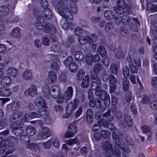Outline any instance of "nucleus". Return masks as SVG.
<instances>
[{"instance_id":"8fccbe9b","label":"nucleus","mask_w":157,"mask_h":157,"mask_svg":"<svg viewBox=\"0 0 157 157\" xmlns=\"http://www.w3.org/2000/svg\"><path fill=\"white\" fill-rule=\"evenodd\" d=\"M68 68L69 70L71 72L75 73L77 71V67L74 63H72L69 66Z\"/></svg>"},{"instance_id":"a878e982","label":"nucleus","mask_w":157,"mask_h":157,"mask_svg":"<svg viewBox=\"0 0 157 157\" xmlns=\"http://www.w3.org/2000/svg\"><path fill=\"white\" fill-rule=\"evenodd\" d=\"M25 131L28 135L29 136H33L36 132L35 128L31 126H27L25 129Z\"/></svg>"},{"instance_id":"f8f14e48","label":"nucleus","mask_w":157,"mask_h":157,"mask_svg":"<svg viewBox=\"0 0 157 157\" xmlns=\"http://www.w3.org/2000/svg\"><path fill=\"white\" fill-rule=\"evenodd\" d=\"M17 142V140L16 137L13 136H10L5 139L2 142V144H4L9 148L10 147H13L14 144Z\"/></svg>"},{"instance_id":"5fc2aeb1","label":"nucleus","mask_w":157,"mask_h":157,"mask_svg":"<svg viewBox=\"0 0 157 157\" xmlns=\"http://www.w3.org/2000/svg\"><path fill=\"white\" fill-rule=\"evenodd\" d=\"M26 148L31 150H35L38 148V145L35 144H30L26 146Z\"/></svg>"},{"instance_id":"a211bd4d","label":"nucleus","mask_w":157,"mask_h":157,"mask_svg":"<svg viewBox=\"0 0 157 157\" xmlns=\"http://www.w3.org/2000/svg\"><path fill=\"white\" fill-rule=\"evenodd\" d=\"M34 102L37 106H41L43 107L46 106L44 100L40 96L38 97L35 99Z\"/></svg>"},{"instance_id":"e2e57ef3","label":"nucleus","mask_w":157,"mask_h":157,"mask_svg":"<svg viewBox=\"0 0 157 157\" xmlns=\"http://www.w3.org/2000/svg\"><path fill=\"white\" fill-rule=\"evenodd\" d=\"M52 144L51 141L49 140L46 142L42 143V145L45 149H48L50 148Z\"/></svg>"},{"instance_id":"423d86ee","label":"nucleus","mask_w":157,"mask_h":157,"mask_svg":"<svg viewBox=\"0 0 157 157\" xmlns=\"http://www.w3.org/2000/svg\"><path fill=\"white\" fill-rule=\"evenodd\" d=\"M78 100L75 98L73 102H70L67 105L64 115L66 118L69 117L73 111L76 109L78 106Z\"/></svg>"},{"instance_id":"58836bf2","label":"nucleus","mask_w":157,"mask_h":157,"mask_svg":"<svg viewBox=\"0 0 157 157\" xmlns=\"http://www.w3.org/2000/svg\"><path fill=\"white\" fill-rule=\"evenodd\" d=\"M84 57L83 54L80 51H77L75 53V58L78 61L82 60L84 58Z\"/></svg>"},{"instance_id":"bb28decb","label":"nucleus","mask_w":157,"mask_h":157,"mask_svg":"<svg viewBox=\"0 0 157 157\" xmlns=\"http://www.w3.org/2000/svg\"><path fill=\"white\" fill-rule=\"evenodd\" d=\"M43 14L46 19H49L52 18V13L51 10L49 8L44 9Z\"/></svg>"},{"instance_id":"a18cd8bd","label":"nucleus","mask_w":157,"mask_h":157,"mask_svg":"<svg viewBox=\"0 0 157 157\" xmlns=\"http://www.w3.org/2000/svg\"><path fill=\"white\" fill-rule=\"evenodd\" d=\"M64 19H65L66 21L64 22H61L60 23V25L62 28L64 30H67L69 27L70 26V22H69L67 21V20H68V19H65L62 17ZM68 20H69L68 19Z\"/></svg>"},{"instance_id":"774afa93","label":"nucleus","mask_w":157,"mask_h":157,"mask_svg":"<svg viewBox=\"0 0 157 157\" xmlns=\"http://www.w3.org/2000/svg\"><path fill=\"white\" fill-rule=\"evenodd\" d=\"M151 108L155 110H157V100L153 101L150 104Z\"/></svg>"},{"instance_id":"79ce46f5","label":"nucleus","mask_w":157,"mask_h":157,"mask_svg":"<svg viewBox=\"0 0 157 157\" xmlns=\"http://www.w3.org/2000/svg\"><path fill=\"white\" fill-rule=\"evenodd\" d=\"M111 110L109 109L107 111V112L105 113L103 115V117H105L108 120L112 121H113V117L110 115V113Z\"/></svg>"},{"instance_id":"f704fd0d","label":"nucleus","mask_w":157,"mask_h":157,"mask_svg":"<svg viewBox=\"0 0 157 157\" xmlns=\"http://www.w3.org/2000/svg\"><path fill=\"white\" fill-rule=\"evenodd\" d=\"M8 74L10 76L15 77L18 75L17 69L13 68H10L7 71Z\"/></svg>"},{"instance_id":"338daca9","label":"nucleus","mask_w":157,"mask_h":157,"mask_svg":"<svg viewBox=\"0 0 157 157\" xmlns=\"http://www.w3.org/2000/svg\"><path fill=\"white\" fill-rule=\"evenodd\" d=\"M107 127L111 132H114L116 130L113 123L108 122L106 128Z\"/></svg>"},{"instance_id":"1a4fd4ad","label":"nucleus","mask_w":157,"mask_h":157,"mask_svg":"<svg viewBox=\"0 0 157 157\" xmlns=\"http://www.w3.org/2000/svg\"><path fill=\"white\" fill-rule=\"evenodd\" d=\"M68 131L64 134L65 136L67 138L72 137L77 131L76 125L75 123L70 124L68 128Z\"/></svg>"},{"instance_id":"864d4df0","label":"nucleus","mask_w":157,"mask_h":157,"mask_svg":"<svg viewBox=\"0 0 157 157\" xmlns=\"http://www.w3.org/2000/svg\"><path fill=\"white\" fill-rule=\"evenodd\" d=\"M113 24L112 22H109L105 24V29L106 32L109 31L113 27Z\"/></svg>"},{"instance_id":"4be33fe9","label":"nucleus","mask_w":157,"mask_h":157,"mask_svg":"<svg viewBox=\"0 0 157 157\" xmlns=\"http://www.w3.org/2000/svg\"><path fill=\"white\" fill-rule=\"evenodd\" d=\"M24 79L28 81L31 80L33 78L32 74L30 70H26L25 71L23 74Z\"/></svg>"},{"instance_id":"052dcab7","label":"nucleus","mask_w":157,"mask_h":157,"mask_svg":"<svg viewBox=\"0 0 157 157\" xmlns=\"http://www.w3.org/2000/svg\"><path fill=\"white\" fill-rule=\"evenodd\" d=\"M117 82V79L114 75L113 74H110L109 76V84H116Z\"/></svg>"},{"instance_id":"4c0bfd02","label":"nucleus","mask_w":157,"mask_h":157,"mask_svg":"<svg viewBox=\"0 0 157 157\" xmlns=\"http://www.w3.org/2000/svg\"><path fill=\"white\" fill-rule=\"evenodd\" d=\"M124 120L127 125L129 127H131L132 125V119L130 116L128 115L124 116Z\"/></svg>"},{"instance_id":"6e6d98bb","label":"nucleus","mask_w":157,"mask_h":157,"mask_svg":"<svg viewBox=\"0 0 157 157\" xmlns=\"http://www.w3.org/2000/svg\"><path fill=\"white\" fill-rule=\"evenodd\" d=\"M86 39V36L85 37L80 36L78 38V41L80 44L83 45H85L87 43Z\"/></svg>"},{"instance_id":"412c9836","label":"nucleus","mask_w":157,"mask_h":157,"mask_svg":"<svg viewBox=\"0 0 157 157\" xmlns=\"http://www.w3.org/2000/svg\"><path fill=\"white\" fill-rule=\"evenodd\" d=\"M11 82V79L9 76H5L1 80V84L2 86H10Z\"/></svg>"},{"instance_id":"c85d7f7f","label":"nucleus","mask_w":157,"mask_h":157,"mask_svg":"<svg viewBox=\"0 0 157 157\" xmlns=\"http://www.w3.org/2000/svg\"><path fill=\"white\" fill-rule=\"evenodd\" d=\"M89 76L86 75L83 78L82 82V87L83 88H87L89 84Z\"/></svg>"},{"instance_id":"69168bd1","label":"nucleus","mask_w":157,"mask_h":157,"mask_svg":"<svg viewBox=\"0 0 157 157\" xmlns=\"http://www.w3.org/2000/svg\"><path fill=\"white\" fill-rule=\"evenodd\" d=\"M123 90L125 91L128 90V88L129 82L126 79H124L122 81Z\"/></svg>"},{"instance_id":"ddd939ff","label":"nucleus","mask_w":157,"mask_h":157,"mask_svg":"<svg viewBox=\"0 0 157 157\" xmlns=\"http://www.w3.org/2000/svg\"><path fill=\"white\" fill-rule=\"evenodd\" d=\"M22 115V113L20 111H17L15 112L10 117V121L12 123L11 124H13L14 123H21L19 121V118Z\"/></svg>"},{"instance_id":"49530a36","label":"nucleus","mask_w":157,"mask_h":157,"mask_svg":"<svg viewBox=\"0 0 157 157\" xmlns=\"http://www.w3.org/2000/svg\"><path fill=\"white\" fill-rule=\"evenodd\" d=\"M20 107V104L18 101L13 102L11 105V108L12 109L16 112L18 111V110Z\"/></svg>"},{"instance_id":"37998d69","label":"nucleus","mask_w":157,"mask_h":157,"mask_svg":"<svg viewBox=\"0 0 157 157\" xmlns=\"http://www.w3.org/2000/svg\"><path fill=\"white\" fill-rule=\"evenodd\" d=\"M97 51L101 56H104L106 54L105 49L103 46H99L97 48Z\"/></svg>"},{"instance_id":"7c9ffc66","label":"nucleus","mask_w":157,"mask_h":157,"mask_svg":"<svg viewBox=\"0 0 157 157\" xmlns=\"http://www.w3.org/2000/svg\"><path fill=\"white\" fill-rule=\"evenodd\" d=\"M75 36H69L65 46L69 48L71 46V44L74 43L75 42Z\"/></svg>"},{"instance_id":"4d7b16f0","label":"nucleus","mask_w":157,"mask_h":157,"mask_svg":"<svg viewBox=\"0 0 157 157\" xmlns=\"http://www.w3.org/2000/svg\"><path fill=\"white\" fill-rule=\"evenodd\" d=\"M109 121L105 120L104 118L101 119L99 121H98V123L101 126H104L105 128H106V126Z\"/></svg>"},{"instance_id":"393cba45","label":"nucleus","mask_w":157,"mask_h":157,"mask_svg":"<svg viewBox=\"0 0 157 157\" xmlns=\"http://www.w3.org/2000/svg\"><path fill=\"white\" fill-rule=\"evenodd\" d=\"M125 55L126 53L124 50L121 48H119L115 55L117 58L120 59L124 58Z\"/></svg>"},{"instance_id":"aec40b11","label":"nucleus","mask_w":157,"mask_h":157,"mask_svg":"<svg viewBox=\"0 0 157 157\" xmlns=\"http://www.w3.org/2000/svg\"><path fill=\"white\" fill-rule=\"evenodd\" d=\"M11 35L13 37L19 39L21 36V33L19 28L16 27L13 29L11 32Z\"/></svg>"},{"instance_id":"39448f33","label":"nucleus","mask_w":157,"mask_h":157,"mask_svg":"<svg viewBox=\"0 0 157 157\" xmlns=\"http://www.w3.org/2000/svg\"><path fill=\"white\" fill-rule=\"evenodd\" d=\"M112 138L114 140V142L115 143L116 147L119 148L121 150H123L127 153H129L130 150L128 148L127 146L125 145L124 142L122 140H120L119 136L117 133L113 132L112 135Z\"/></svg>"},{"instance_id":"dca6fc26","label":"nucleus","mask_w":157,"mask_h":157,"mask_svg":"<svg viewBox=\"0 0 157 157\" xmlns=\"http://www.w3.org/2000/svg\"><path fill=\"white\" fill-rule=\"evenodd\" d=\"M44 29V32L47 33H54L56 32V29L55 26L48 22L46 23Z\"/></svg>"},{"instance_id":"c756f323","label":"nucleus","mask_w":157,"mask_h":157,"mask_svg":"<svg viewBox=\"0 0 157 157\" xmlns=\"http://www.w3.org/2000/svg\"><path fill=\"white\" fill-rule=\"evenodd\" d=\"M48 80L52 82H53L56 79V72L53 71H50L48 73Z\"/></svg>"},{"instance_id":"a19ab883","label":"nucleus","mask_w":157,"mask_h":157,"mask_svg":"<svg viewBox=\"0 0 157 157\" xmlns=\"http://www.w3.org/2000/svg\"><path fill=\"white\" fill-rule=\"evenodd\" d=\"M103 68L104 67H103L101 64L100 63H97L94 66L93 71L99 73V72L100 71H102Z\"/></svg>"},{"instance_id":"09e8293b","label":"nucleus","mask_w":157,"mask_h":157,"mask_svg":"<svg viewBox=\"0 0 157 157\" xmlns=\"http://www.w3.org/2000/svg\"><path fill=\"white\" fill-rule=\"evenodd\" d=\"M122 72L125 78H128L129 77L130 71L129 68L127 66H126L123 68Z\"/></svg>"},{"instance_id":"0eeeda50","label":"nucleus","mask_w":157,"mask_h":157,"mask_svg":"<svg viewBox=\"0 0 157 157\" xmlns=\"http://www.w3.org/2000/svg\"><path fill=\"white\" fill-rule=\"evenodd\" d=\"M60 92L59 88L57 86H53L50 88L49 92H47L44 94V95L47 98H49L50 95L53 98H56L58 97Z\"/></svg>"},{"instance_id":"20e7f679","label":"nucleus","mask_w":157,"mask_h":157,"mask_svg":"<svg viewBox=\"0 0 157 157\" xmlns=\"http://www.w3.org/2000/svg\"><path fill=\"white\" fill-rule=\"evenodd\" d=\"M102 147L104 150L108 155H112L115 157H119L121 156V152L120 149L114 146V148L113 151L112 145L108 141L103 143Z\"/></svg>"},{"instance_id":"f257e3e1","label":"nucleus","mask_w":157,"mask_h":157,"mask_svg":"<svg viewBox=\"0 0 157 157\" xmlns=\"http://www.w3.org/2000/svg\"><path fill=\"white\" fill-rule=\"evenodd\" d=\"M91 86L93 90H95L96 95L99 97L102 101H104V104L106 107H108L110 105V97L109 94H107V92L101 89V86L97 85L95 81L91 82Z\"/></svg>"},{"instance_id":"de8ad7c7","label":"nucleus","mask_w":157,"mask_h":157,"mask_svg":"<svg viewBox=\"0 0 157 157\" xmlns=\"http://www.w3.org/2000/svg\"><path fill=\"white\" fill-rule=\"evenodd\" d=\"M52 51L56 53H58L61 51V48L58 45L56 44L53 45L51 47Z\"/></svg>"},{"instance_id":"cd10ccee","label":"nucleus","mask_w":157,"mask_h":157,"mask_svg":"<svg viewBox=\"0 0 157 157\" xmlns=\"http://www.w3.org/2000/svg\"><path fill=\"white\" fill-rule=\"evenodd\" d=\"M104 16L105 18L108 20L114 18L115 16L113 12L110 10L105 11L104 13Z\"/></svg>"},{"instance_id":"3c124183","label":"nucleus","mask_w":157,"mask_h":157,"mask_svg":"<svg viewBox=\"0 0 157 157\" xmlns=\"http://www.w3.org/2000/svg\"><path fill=\"white\" fill-rule=\"evenodd\" d=\"M130 71L132 73H137L138 69L137 68L133 63H130L129 65Z\"/></svg>"},{"instance_id":"6e6552de","label":"nucleus","mask_w":157,"mask_h":157,"mask_svg":"<svg viewBox=\"0 0 157 157\" xmlns=\"http://www.w3.org/2000/svg\"><path fill=\"white\" fill-rule=\"evenodd\" d=\"M23 127L22 123H14L11 124L10 128L12 129V132L16 136H21L23 133V131L21 129Z\"/></svg>"},{"instance_id":"603ef678","label":"nucleus","mask_w":157,"mask_h":157,"mask_svg":"<svg viewBox=\"0 0 157 157\" xmlns=\"http://www.w3.org/2000/svg\"><path fill=\"white\" fill-rule=\"evenodd\" d=\"M72 56H69L64 61V63L65 66L68 67L72 63Z\"/></svg>"},{"instance_id":"2f4dec72","label":"nucleus","mask_w":157,"mask_h":157,"mask_svg":"<svg viewBox=\"0 0 157 157\" xmlns=\"http://www.w3.org/2000/svg\"><path fill=\"white\" fill-rule=\"evenodd\" d=\"M20 141L23 144H27L29 143L31 140V139L28 136V135H23L20 137Z\"/></svg>"},{"instance_id":"473e14b6","label":"nucleus","mask_w":157,"mask_h":157,"mask_svg":"<svg viewBox=\"0 0 157 157\" xmlns=\"http://www.w3.org/2000/svg\"><path fill=\"white\" fill-rule=\"evenodd\" d=\"M126 8L116 6L114 7V11L117 14H123L125 12Z\"/></svg>"},{"instance_id":"b1692460","label":"nucleus","mask_w":157,"mask_h":157,"mask_svg":"<svg viewBox=\"0 0 157 157\" xmlns=\"http://www.w3.org/2000/svg\"><path fill=\"white\" fill-rule=\"evenodd\" d=\"M65 142L67 144L71 146H72L75 144L77 145H79L80 144L79 140L76 138L69 139L66 141Z\"/></svg>"},{"instance_id":"c03bdc74","label":"nucleus","mask_w":157,"mask_h":157,"mask_svg":"<svg viewBox=\"0 0 157 157\" xmlns=\"http://www.w3.org/2000/svg\"><path fill=\"white\" fill-rule=\"evenodd\" d=\"M151 33L154 37H157V27L155 25L152 24L151 25Z\"/></svg>"},{"instance_id":"680f3d73","label":"nucleus","mask_w":157,"mask_h":157,"mask_svg":"<svg viewBox=\"0 0 157 157\" xmlns=\"http://www.w3.org/2000/svg\"><path fill=\"white\" fill-rule=\"evenodd\" d=\"M101 78L102 80L104 82H106L108 80L109 78V77L107 74L105 70L103 72L101 76Z\"/></svg>"},{"instance_id":"2eb2a0df","label":"nucleus","mask_w":157,"mask_h":157,"mask_svg":"<svg viewBox=\"0 0 157 157\" xmlns=\"http://www.w3.org/2000/svg\"><path fill=\"white\" fill-rule=\"evenodd\" d=\"M10 12V9L7 6H2L0 7V18H5Z\"/></svg>"},{"instance_id":"bf43d9fd","label":"nucleus","mask_w":157,"mask_h":157,"mask_svg":"<svg viewBox=\"0 0 157 157\" xmlns=\"http://www.w3.org/2000/svg\"><path fill=\"white\" fill-rule=\"evenodd\" d=\"M120 33L124 36H127L128 33L127 28L124 26H122L120 29Z\"/></svg>"},{"instance_id":"4468645a","label":"nucleus","mask_w":157,"mask_h":157,"mask_svg":"<svg viewBox=\"0 0 157 157\" xmlns=\"http://www.w3.org/2000/svg\"><path fill=\"white\" fill-rule=\"evenodd\" d=\"M73 89L72 87L69 86L64 93L65 102L67 103L71 98L73 95Z\"/></svg>"},{"instance_id":"c9c22d12","label":"nucleus","mask_w":157,"mask_h":157,"mask_svg":"<svg viewBox=\"0 0 157 157\" xmlns=\"http://www.w3.org/2000/svg\"><path fill=\"white\" fill-rule=\"evenodd\" d=\"M101 137L104 139H108L110 136V132L108 130L102 129L101 132Z\"/></svg>"},{"instance_id":"13d9d810","label":"nucleus","mask_w":157,"mask_h":157,"mask_svg":"<svg viewBox=\"0 0 157 157\" xmlns=\"http://www.w3.org/2000/svg\"><path fill=\"white\" fill-rule=\"evenodd\" d=\"M85 75V72L82 70L78 71L77 74L76 79L78 80H81Z\"/></svg>"},{"instance_id":"ea45409f","label":"nucleus","mask_w":157,"mask_h":157,"mask_svg":"<svg viewBox=\"0 0 157 157\" xmlns=\"http://www.w3.org/2000/svg\"><path fill=\"white\" fill-rule=\"evenodd\" d=\"M109 70L111 73L116 74L118 71L117 65L115 63L111 64Z\"/></svg>"},{"instance_id":"f03ea898","label":"nucleus","mask_w":157,"mask_h":157,"mask_svg":"<svg viewBox=\"0 0 157 157\" xmlns=\"http://www.w3.org/2000/svg\"><path fill=\"white\" fill-rule=\"evenodd\" d=\"M68 2L67 0H60L59 2L60 6L58 7L57 10L59 14L62 17L71 20L73 19V16L70 12Z\"/></svg>"},{"instance_id":"e433bc0d","label":"nucleus","mask_w":157,"mask_h":157,"mask_svg":"<svg viewBox=\"0 0 157 157\" xmlns=\"http://www.w3.org/2000/svg\"><path fill=\"white\" fill-rule=\"evenodd\" d=\"M46 107H43L41 109H39L38 111V112L39 114L41 113L42 114L41 115V117H42L44 118H46L48 117L47 110L46 109Z\"/></svg>"},{"instance_id":"f3484780","label":"nucleus","mask_w":157,"mask_h":157,"mask_svg":"<svg viewBox=\"0 0 157 157\" xmlns=\"http://www.w3.org/2000/svg\"><path fill=\"white\" fill-rule=\"evenodd\" d=\"M43 16H38L36 18L35 26L38 30H42L44 27V23L41 21H43Z\"/></svg>"},{"instance_id":"72a5a7b5","label":"nucleus","mask_w":157,"mask_h":157,"mask_svg":"<svg viewBox=\"0 0 157 157\" xmlns=\"http://www.w3.org/2000/svg\"><path fill=\"white\" fill-rule=\"evenodd\" d=\"M85 59L87 64L91 65L94 61V56L92 54H88L86 56Z\"/></svg>"},{"instance_id":"6ab92c4d","label":"nucleus","mask_w":157,"mask_h":157,"mask_svg":"<svg viewBox=\"0 0 157 157\" xmlns=\"http://www.w3.org/2000/svg\"><path fill=\"white\" fill-rule=\"evenodd\" d=\"M11 94V92L10 89L4 88H0V96H9Z\"/></svg>"},{"instance_id":"5701e85b","label":"nucleus","mask_w":157,"mask_h":157,"mask_svg":"<svg viewBox=\"0 0 157 157\" xmlns=\"http://www.w3.org/2000/svg\"><path fill=\"white\" fill-rule=\"evenodd\" d=\"M139 99L140 102L143 104H148L150 103L151 101L150 98L145 95L141 96Z\"/></svg>"},{"instance_id":"0e129e2a","label":"nucleus","mask_w":157,"mask_h":157,"mask_svg":"<svg viewBox=\"0 0 157 157\" xmlns=\"http://www.w3.org/2000/svg\"><path fill=\"white\" fill-rule=\"evenodd\" d=\"M117 6L126 8V5L124 0H117Z\"/></svg>"},{"instance_id":"9b49d317","label":"nucleus","mask_w":157,"mask_h":157,"mask_svg":"<svg viewBox=\"0 0 157 157\" xmlns=\"http://www.w3.org/2000/svg\"><path fill=\"white\" fill-rule=\"evenodd\" d=\"M24 94L26 95H30L32 97L36 96L37 95L36 87L34 85H32L31 87L25 89Z\"/></svg>"},{"instance_id":"9d476101","label":"nucleus","mask_w":157,"mask_h":157,"mask_svg":"<svg viewBox=\"0 0 157 157\" xmlns=\"http://www.w3.org/2000/svg\"><path fill=\"white\" fill-rule=\"evenodd\" d=\"M51 135L50 130L47 127H42L39 131V136L42 139H46L50 136Z\"/></svg>"},{"instance_id":"7ed1b4c3","label":"nucleus","mask_w":157,"mask_h":157,"mask_svg":"<svg viewBox=\"0 0 157 157\" xmlns=\"http://www.w3.org/2000/svg\"><path fill=\"white\" fill-rule=\"evenodd\" d=\"M122 23L124 25H127L131 23V29L134 31H136L140 26V24L137 18L130 17L127 15H123L122 17Z\"/></svg>"}]
</instances>
